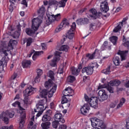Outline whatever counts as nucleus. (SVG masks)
<instances>
[{
  "instance_id": "f257e3e1",
  "label": "nucleus",
  "mask_w": 129,
  "mask_h": 129,
  "mask_svg": "<svg viewBox=\"0 0 129 129\" xmlns=\"http://www.w3.org/2000/svg\"><path fill=\"white\" fill-rule=\"evenodd\" d=\"M56 90H57V85H54L50 91L46 89L40 90L39 94L40 97L42 98H46L47 95H48V97H52L54 93L56 92Z\"/></svg>"
},
{
  "instance_id": "f03ea898",
  "label": "nucleus",
  "mask_w": 129,
  "mask_h": 129,
  "mask_svg": "<svg viewBox=\"0 0 129 129\" xmlns=\"http://www.w3.org/2000/svg\"><path fill=\"white\" fill-rule=\"evenodd\" d=\"M47 20H46V25H51L54 21H59L61 19V14H57L56 15L52 14L51 12L47 11L46 13Z\"/></svg>"
},
{
  "instance_id": "7ed1b4c3",
  "label": "nucleus",
  "mask_w": 129,
  "mask_h": 129,
  "mask_svg": "<svg viewBox=\"0 0 129 129\" xmlns=\"http://www.w3.org/2000/svg\"><path fill=\"white\" fill-rule=\"evenodd\" d=\"M18 44V42L16 40L11 39L10 40L7 49H5V48H0V53H3L5 55V56H8L9 54L8 52H10L11 50H13L14 49V46L15 45H17Z\"/></svg>"
},
{
  "instance_id": "20e7f679",
  "label": "nucleus",
  "mask_w": 129,
  "mask_h": 129,
  "mask_svg": "<svg viewBox=\"0 0 129 129\" xmlns=\"http://www.w3.org/2000/svg\"><path fill=\"white\" fill-rule=\"evenodd\" d=\"M36 92V88H33L31 86H29L24 91V102L25 103H29V96L32 95Z\"/></svg>"
},
{
  "instance_id": "39448f33",
  "label": "nucleus",
  "mask_w": 129,
  "mask_h": 129,
  "mask_svg": "<svg viewBox=\"0 0 129 129\" xmlns=\"http://www.w3.org/2000/svg\"><path fill=\"white\" fill-rule=\"evenodd\" d=\"M14 115H15V112L13 111H6L5 112H3L1 114L0 119H2L6 123H8L9 121L8 116L12 118V117H14Z\"/></svg>"
},
{
  "instance_id": "423d86ee",
  "label": "nucleus",
  "mask_w": 129,
  "mask_h": 129,
  "mask_svg": "<svg viewBox=\"0 0 129 129\" xmlns=\"http://www.w3.org/2000/svg\"><path fill=\"white\" fill-rule=\"evenodd\" d=\"M45 108L44 109V100H40L39 103L36 104V109H34V111L35 112H38L36 114V116L39 117L40 116Z\"/></svg>"
},
{
  "instance_id": "0eeeda50",
  "label": "nucleus",
  "mask_w": 129,
  "mask_h": 129,
  "mask_svg": "<svg viewBox=\"0 0 129 129\" xmlns=\"http://www.w3.org/2000/svg\"><path fill=\"white\" fill-rule=\"evenodd\" d=\"M98 95V99L99 101L101 102L104 101V100H106V99L108 98V96L107 95V94H106L105 90L104 89H102L99 91Z\"/></svg>"
},
{
  "instance_id": "6e6552de",
  "label": "nucleus",
  "mask_w": 129,
  "mask_h": 129,
  "mask_svg": "<svg viewBox=\"0 0 129 129\" xmlns=\"http://www.w3.org/2000/svg\"><path fill=\"white\" fill-rule=\"evenodd\" d=\"M61 54H62V52L60 51H55L54 53V56L51 63V65L52 66V67H55L57 64V62L60 60Z\"/></svg>"
},
{
  "instance_id": "1a4fd4ad",
  "label": "nucleus",
  "mask_w": 129,
  "mask_h": 129,
  "mask_svg": "<svg viewBox=\"0 0 129 129\" xmlns=\"http://www.w3.org/2000/svg\"><path fill=\"white\" fill-rule=\"evenodd\" d=\"M32 29L34 31H37L42 23V20L39 18H34L32 20Z\"/></svg>"
},
{
  "instance_id": "9d476101",
  "label": "nucleus",
  "mask_w": 129,
  "mask_h": 129,
  "mask_svg": "<svg viewBox=\"0 0 129 129\" xmlns=\"http://www.w3.org/2000/svg\"><path fill=\"white\" fill-rule=\"evenodd\" d=\"M75 29H76V24L74 22L71 26V28L67 33V38L68 37L69 39H71L74 37V33L73 32L75 31Z\"/></svg>"
},
{
  "instance_id": "9b49d317",
  "label": "nucleus",
  "mask_w": 129,
  "mask_h": 129,
  "mask_svg": "<svg viewBox=\"0 0 129 129\" xmlns=\"http://www.w3.org/2000/svg\"><path fill=\"white\" fill-rule=\"evenodd\" d=\"M66 26H69V21L66 18H64L60 23L59 28L55 29V31L58 33L60 32L62 29L65 28Z\"/></svg>"
},
{
  "instance_id": "f8f14e48",
  "label": "nucleus",
  "mask_w": 129,
  "mask_h": 129,
  "mask_svg": "<svg viewBox=\"0 0 129 129\" xmlns=\"http://www.w3.org/2000/svg\"><path fill=\"white\" fill-rule=\"evenodd\" d=\"M93 67L94 66H89L83 69L82 73H86L87 75H91L93 73Z\"/></svg>"
},
{
  "instance_id": "ddd939ff",
  "label": "nucleus",
  "mask_w": 129,
  "mask_h": 129,
  "mask_svg": "<svg viewBox=\"0 0 129 129\" xmlns=\"http://www.w3.org/2000/svg\"><path fill=\"white\" fill-rule=\"evenodd\" d=\"M100 10L103 13H107L109 10V8L108 7V3L106 1L102 2L100 5Z\"/></svg>"
},
{
  "instance_id": "4468645a",
  "label": "nucleus",
  "mask_w": 129,
  "mask_h": 129,
  "mask_svg": "<svg viewBox=\"0 0 129 129\" xmlns=\"http://www.w3.org/2000/svg\"><path fill=\"white\" fill-rule=\"evenodd\" d=\"M97 101H98L97 97H92L90 99V100L89 102V105L91 107H93V108H97V106H98Z\"/></svg>"
},
{
  "instance_id": "2eb2a0df",
  "label": "nucleus",
  "mask_w": 129,
  "mask_h": 129,
  "mask_svg": "<svg viewBox=\"0 0 129 129\" xmlns=\"http://www.w3.org/2000/svg\"><path fill=\"white\" fill-rule=\"evenodd\" d=\"M89 109H90L89 108V103L85 104L81 108V114H84V115H86L89 112Z\"/></svg>"
},
{
  "instance_id": "dca6fc26",
  "label": "nucleus",
  "mask_w": 129,
  "mask_h": 129,
  "mask_svg": "<svg viewBox=\"0 0 129 129\" xmlns=\"http://www.w3.org/2000/svg\"><path fill=\"white\" fill-rule=\"evenodd\" d=\"M54 118L55 120H56V121H58L61 123H64V122H65V120L63 118V116L62 115V114L60 113H56L54 115Z\"/></svg>"
},
{
  "instance_id": "f3484780",
  "label": "nucleus",
  "mask_w": 129,
  "mask_h": 129,
  "mask_svg": "<svg viewBox=\"0 0 129 129\" xmlns=\"http://www.w3.org/2000/svg\"><path fill=\"white\" fill-rule=\"evenodd\" d=\"M99 16H101V13L99 12L97 13V11L95 9L91 10L90 18H92L93 20H95V19H97Z\"/></svg>"
},
{
  "instance_id": "a211bd4d",
  "label": "nucleus",
  "mask_w": 129,
  "mask_h": 129,
  "mask_svg": "<svg viewBox=\"0 0 129 129\" xmlns=\"http://www.w3.org/2000/svg\"><path fill=\"white\" fill-rule=\"evenodd\" d=\"M128 53V50L120 51L117 52L118 55H119L121 60H125V56Z\"/></svg>"
},
{
  "instance_id": "6ab92c4d",
  "label": "nucleus",
  "mask_w": 129,
  "mask_h": 129,
  "mask_svg": "<svg viewBox=\"0 0 129 129\" xmlns=\"http://www.w3.org/2000/svg\"><path fill=\"white\" fill-rule=\"evenodd\" d=\"M21 24H19L17 26V31L15 32L14 35L13 36V38L14 39H17L20 37V35L21 34Z\"/></svg>"
},
{
  "instance_id": "aec40b11",
  "label": "nucleus",
  "mask_w": 129,
  "mask_h": 129,
  "mask_svg": "<svg viewBox=\"0 0 129 129\" xmlns=\"http://www.w3.org/2000/svg\"><path fill=\"white\" fill-rule=\"evenodd\" d=\"M37 76L35 79V81L36 83L40 82V76L43 74V71L41 69L37 70Z\"/></svg>"
},
{
  "instance_id": "412c9836",
  "label": "nucleus",
  "mask_w": 129,
  "mask_h": 129,
  "mask_svg": "<svg viewBox=\"0 0 129 129\" xmlns=\"http://www.w3.org/2000/svg\"><path fill=\"white\" fill-rule=\"evenodd\" d=\"M44 86L46 89H49V88H51V87H53V86H55V85L53 86V81L51 79H49L48 81H46L44 84Z\"/></svg>"
},
{
  "instance_id": "4be33fe9",
  "label": "nucleus",
  "mask_w": 129,
  "mask_h": 129,
  "mask_svg": "<svg viewBox=\"0 0 129 129\" xmlns=\"http://www.w3.org/2000/svg\"><path fill=\"white\" fill-rule=\"evenodd\" d=\"M51 125V122L49 121L43 122L41 124V126L42 129H49Z\"/></svg>"
},
{
  "instance_id": "5701e85b",
  "label": "nucleus",
  "mask_w": 129,
  "mask_h": 129,
  "mask_svg": "<svg viewBox=\"0 0 129 129\" xmlns=\"http://www.w3.org/2000/svg\"><path fill=\"white\" fill-rule=\"evenodd\" d=\"M119 84H120V81L118 80L110 81L108 83V85H110L111 86H118Z\"/></svg>"
},
{
  "instance_id": "b1692460",
  "label": "nucleus",
  "mask_w": 129,
  "mask_h": 129,
  "mask_svg": "<svg viewBox=\"0 0 129 129\" xmlns=\"http://www.w3.org/2000/svg\"><path fill=\"white\" fill-rule=\"evenodd\" d=\"M66 69V68L65 67V64H60L58 71V74H59L61 75V74H63L64 72H65V70Z\"/></svg>"
},
{
  "instance_id": "393cba45",
  "label": "nucleus",
  "mask_w": 129,
  "mask_h": 129,
  "mask_svg": "<svg viewBox=\"0 0 129 129\" xmlns=\"http://www.w3.org/2000/svg\"><path fill=\"white\" fill-rule=\"evenodd\" d=\"M12 106H14V107H17V106H18V107H19L20 110H21V111H22V112H23V111H24V110H25V109H24L23 107H22L21 106V102H20L19 101H16V102H14V103H13Z\"/></svg>"
},
{
  "instance_id": "a878e982",
  "label": "nucleus",
  "mask_w": 129,
  "mask_h": 129,
  "mask_svg": "<svg viewBox=\"0 0 129 129\" xmlns=\"http://www.w3.org/2000/svg\"><path fill=\"white\" fill-rule=\"evenodd\" d=\"M52 119V117H51L50 115H44L42 118V121L45 122L47 121H50Z\"/></svg>"
},
{
  "instance_id": "bb28decb",
  "label": "nucleus",
  "mask_w": 129,
  "mask_h": 129,
  "mask_svg": "<svg viewBox=\"0 0 129 129\" xmlns=\"http://www.w3.org/2000/svg\"><path fill=\"white\" fill-rule=\"evenodd\" d=\"M70 92H71V88L69 87L63 91V94L64 96H71Z\"/></svg>"
},
{
  "instance_id": "cd10ccee",
  "label": "nucleus",
  "mask_w": 129,
  "mask_h": 129,
  "mask_svg": "<svg viewBox=\"0 0 129 129\" xmlns=\"http://www.w3.org/2000/svg\"><path fill=\"white\" fill-rule=\"evenodd\" d=\"M22 66L23 68H28L31 66V61L30 60H24L22 62Z\"/></svg>"
},
{
  "instance_id": "c85d7f7f",
  "label": "nucleus",
  "mask_w": 129,
  "mask_h": 129,
  "mask_svg": "<svg viewBox=\"0 0 129 129\" xmlns=\"http://www.w3.org/2000/svg\"><path fill=\"white\" fill-rule=\"evenodd\" d=\"M123 42H124L123 45L127 49L129 50V39H125L124 36H123L122 38Z\"/></svg>"
},
{
  "instance_id": "c756f323",
  "label": "nucleus",
  "mask_w": 129,
  "mask_h": 129,
  "mask_svg": "<svg viewBox=\"0 0 129 129\" xmlns=\"http://www.w3.org/2000/svg\"><path fill=\"white\" fill-rule=\"evenodd\" d=\"M37 13L39 16H44V14H45V7L44 6H42L39 10L37 11Z\"/></svg>"
},
{
  "instance_id": "7c9ffc66",
  "label": "nucleus",
  "mask_w": 129,
  "mask_h": 129,
  "mask_svg": "<svg viewBox=\"0 0 129 129\" xmlns=\"http://www.w3.org/2000/svg\"><path fill=\"white\" fill-rule=\"evenodd\" d=\"M71 71L72 74H73V75H76V76H77V75L79 74V72H80V70L76 69L74 67L71 68Z\"/></svg>"
},
{
  "instance_id": "2f4dec72",
  "label": "nucleus",
  "mask_w": 129,
  "mask_h": 129,
  "mask_svg": "<svg viewBox=\"0 0 129 129\" xmlns=\"http://www.w3.org/2000/svg\"><path fill=\"white\" fill-rule=\"evenodd\" d=\"M121 27H122V22H120L117 27L114 29L113 32H115V33H117L118 31H120V30H121Z\"/></svg>"
},
{
  "instance_id": "473e14b6",
  "label": "nucleus",
  "mask_w": 129,
  "mask_h": 129,
  "mask_svg": "<svg viewBox=\"0 0 129 129\" xmlns=\"http://www.w3.org/2000/svg\"><path fill=\"white\" fill-rule=\"evenodd\" d=\"M35 31H37V30H33L30 28H26L25 32L26 34H27L29 36H32V35L35 33Z\"/></svg>"
},
{
  "instance_id": "72a5a7b5",
  "label": "nucleus",
  "mask_w": 129,
  "mask_h": 129,
  "mask_svg": "<svg viewBox=\"0 0 129 129\" xmlns=\"http://www.w3.org/2000/svg\"><path fill=\"white\" fill-rule=\"evenodd\" d=\"M120 62V59L119 58V57L116 56L115 57L113 58V63L116 66H118V65H119Z\"/></svg>"
},
{
  "instance_id": "f704fd0d",
  "label": "nucleus",
  "mask_w": 129,
  "mask_h": 129,
  "mask_svg": "<svg viewBox=\"0 0 129 129\" xmlns=\"http://www.w3.org/2000/svg\"><path fill=\"white\" fill-rule=\"evenodd\" d=\"M42 53H43V51L35 52L32 56L33 60L35 61L37 59V57L40 56Z\"/></svg>"
},
{
  "instance_id": "c9c22d12",
  "label": "nucleus",
  "mask_w": 129,
  "mask_h": 129,
  "mask_svg": "<svg viewBox=\"0 0 129 129\" xmlns=\"http://www.w3.org/2000/svg\"><path fill=\"white\" fill-rule=\"evenodd\" d=\"M110 41L112 43L113 45H116V42H117V37L113 36L112 37H110Z\"/></svg>"
},
{
  "instance_id": "e433bc0d",
  "label": "nucleus",
  "mask_w": 129,
  "mask_h": 129,
  "mask_svg": "<svg viewBox=\"0 0 129 129\" xmlns=\"http://www.w3.org/2000/svg\"><path fill=\"white\" fill-rule=\"evenodd\" d=\"M124 102H125V99H124V98H122L120 100L119 103L117 106V108H120V107H122Z\"/></svg>"
},
{
  "instance_id": "4c0bfd02",
  "label": "nucleus",
  "mask_w": 129,
  "mask_h": 129,
  "mask_svg": "<svg viewBox=\"0 0 129 129\" xmlns=\"http://www.w3.org/2000/svg\"><path fill=\"white\" fill-rule=\"evenodd\" d=\"M57 6L58 8H65L66 2L60 1L57 2Z\"/></svg>"
},
{
  "instance_id": "58836bf2",
  "label": "nucleus",
  "mask_w": 129,
  "mask_h": 129,
  "mask_svg": "<svg viewBox=\"0 0 129 129\" xmlns=\"http://www.w3.org/2000/svg\"><path fill=\"white\" fill-rule=\"evenodd\" d=\"M98 126L99 127H101V128H106V124H105V123H104L102 120H99Z\"/></svg>"
},
{
  "instance_id": "ea45409f",
  "label": "nucleus",
  "mask_w": 129,
  "mask_h": 129,
  "mask_svg": "<svg viewBox=\"0 0 129 129\" xmlns=\"http://www.w3.org/2000/svg\"><path fill=\"white\" fill-rule=\"evenodd\" d=\"M107 45H108V42L107 41H104L103 44L102 46V48L103 50H105V49H106V48H108V49H109V50H110V46H107Z\"/></svg>"
},
{
  "instance_id": "a19ab883",
  "label": "nucleus",
  "mask_w": 129,
  "mask_h": 129,
  "mask_svg": "<svg viewBox=\"0 0 129 129\" xmlns=\"http://www.w3.org/2000/svg\"><path fill=\"white\" fill-rule=\"evenodd\" d=\"M96 52V50H95L92 54H87L86 56L89 58V59H90V60H92V59L94 58V57H95V53Z\"/></svg>"
},
{
  "instance_id": "79ce46f5",
  "label": "nucleus",
  "mask_w": 129,
  "mask_h": 129,
  "mask_svg": "<svg viewBox=\"0 0 129 129\" xmlns=\"http://www.w3.org/2000/svg\"><path fill=\"white\" fill-rule=\"evenodd\" d=\"M68 49H69V46H68V45H63L60 47V51H65L66 52H67Z\"/></svg>"
},
{
  "instance_id": "37998d69",
  "label": "nucleus",
  "mask_w": 129,
  "mask_h": 129,
  "mask_svg": "<svg viewBox=\"0 0 129 129\" xmlns=\"http://www.w3.org/2000/svg\"><path fill=\"white\" fill-rule=\"evenodd\" d=\"M59 122L58 121H56V120L53 121L52 122V127L54 128H57L58 127V125H59Z\"/></svg>"
},
{
  "instance_id": "c03bdc74",
  "label": "nucleus",
  "mask_w": 129,
  "mask_h": 129,
  "mask_svg": "<svg viewBox=\"0 0 129 129\" xmlns=\"http://www.w3.org/2000/svg\"><path fill=\"white\" fill-rule=\"evenodd\" d=\"M75 81V77L73 76H70L68 78V82L70 83H72L73 82Z\"/></svg>"
},
{
  "instance_id": "a18cd8bd",
  "label": "nucleus",
  "mask_w": 129,
  "mask_h": 129,
  "mask_svg": "<svg viewBox=\"0 0 129 129\" xmlns=\"http://www.w3.org/2000/svg\"><path fill=\"white\" fill-rule=\"evenodd\" d=\"M102 73H104V74H109L110 73V67H108L107 69L102 71Z\"/></svg>"
},
{
  "instance_id": "49530a36",
  "label": "nucleus",
  "mask_w": 129,
  "mask_h": 129,
  "mask_svg": "<svg viewBox=\"0 0 129 129\" xmlns=\"http://www.w3.org/2000/svg\"><path fill=\"white\" fill-rule=\"evenodd\" d=\"M48 75L53 80L54 79V72L52 71H49Z\"/></svg>"
},
{
  "instance_id": "de8ad7c7",
  "label": "nucleus",
  "mask_w": 129,
  "mask_h": 129,
  "mask_svg": "<svg viewBox=\"0 0 129 129\" xmlns=\"http://www.w3.org/2000/svg\"><path fill=\"white\" fill-rule=\"evenodd\" d=\"M32 42H33V39L31 38H28L26 39L27 46H31V44H32Z\"/></svg>"
},
{
  "instance_id": "09e8293b",
  "label": "nucleus",
  "mask_w": 129,
  "mask_h": 129,
  "mask_svg": "<svg viewBox=\"0 0 129 129\" xmlns=\"http://www.w3.org/2000/svg\"><path fill=\"white\" fill-rule=\"evenodd\" d=\"M58 2L55 1V0H50L49 2V6H54L55 5H57Z\"/></svg>"
},
{
  "instance_id": "8fccbe9b",
  "label": "nucleus",
  "mask_w": 129,
  "mask_h": 129,
  "mask_svg": "<svg viewBox=\"0 0 129 129\" xmlns=\"http://www.w3.org/2000/svg\"><path fill=\"white\" fill-rule=\"evenodd\" d=\"M76 23L77 25H79V26H81V25H83V18L78 19L76 21Z\"/></svg>"
},
{
  "instance_id": "3c124183",
  "label": "nucleus",
  "mask_w": 129,
  "mask_h": 129,
  "mask_svg": "<svg viewBox=\"0 0 129 129\" xmlns=\"http://www.w3.org/2000/svg\"><path fill=\"white\" fill-rule=\"evenodd\" d=\"M66 96H63L62 98L61 103L64 104V103H67L68 102V99L66 97Z\"/></svg>"
},
{
  "instance_id": "603ef678",
  "label": "nucleus",
  "mask_w": 129,
  "mask_h": 129,
  "mask_svg": "<svg viewBox=\"0 0 129 129\" xmlns=\"http://www.w3.org/2000/svg\"><path fill=\"white\" fill-rule=\"evenodd\" d=\"M28 2H29V0H22L21 2V4L24 5V6H25L26 8L28 7Z\"/></svg>"
},
{
  "instance_id": "864d4df0",
  "label": "nucleus",
  "mask_w": 129,
  "mask_h": 129,
  "mask_svg": "<svg viewBox=\"0 0 129 129\" xmlns=\"http://www.w3.org/2000/svg\"><path fill=\"white\" fill-rule=\"evenodd\" d=\"M26 117V114L24 113V115L23 116L21 117V119L20 121V124L23 125V123H24V119Z\"/></svg>"
},
{
  "instance_id": "5fc2aeb1",
  "label": "nucleus",
  "mask_w": 129,
  "mask_h": 129,
  "mask_svg": "<svg viewBox=\"0 0 129 129\" xmlns=\"http://www.w3.org/2000/svg\"><path fill=\"white\" fill-rule=\"evenodd\" d=\"M4 70V61H0V72H3Z\"/></svg>"
},
{
  "instance_id": "6e6d98bb",
  "label": "nucleus",
  "mask_w": 129,
  "mask_h": 129,
  "mask_svg": "<svg viewBox=\"0 0 129 129\" xmlns=\"http://www.w3.org/2000/svg\"><path fill=\"white\" fill-rule=\"evenodd\" d=\"M89 23V20L87 18L83 19V24L87 25Z\"/></svg>"
},
{
  "instance_id": "4d7b16f0",
  "label": "nucleus",
  "mask_w": 129,
  "mask_h": 129,
  "mask_svg": "<svg viewBox=\"0 0 129 129\" xmlns=\"http://www.w3.org/2000/svg\"><path fill=\"white\" fill-rule=\"evenodd\" d=\"M108 91H109V93H113V88L112 87L108 86L107 88Z\"/></svg>"
},
{
  "instance_id": "13d9d810",
  "label": "nucleus",
  "mask_w": 129,
  "mask_h": 129,
  "mask_svg": "<svg viewBox=\"0 0 129 129\" xmlns=\"http://www.w3.org/2000/svg\"><path fill=\"white\" fill-rule=\"evenodd\" d=\"M66 40H67V36H63L62 39L60 41V43L61 44H64V42L66 41Z\"/></svg>"
},
{
  "instance_id": "bf43d9fd",
  "label": "nucleus",
  "mask_w": 129,
  "mask_h": 129,
  "mask_svg": "<svg viewBox=\"0 0 129 129\" xmlns=\"http://www.w3.org/2000/svg\"><path fill=\"white\" fill-rule=\"evenodd\" d=\"M67 125H66V124L60 125L58 128V129H67Z\"/></svg>"
},
{
  "instance_id": "052dcab7",
  "label": "nucleus",
  "mask_w": 129,
  "mask_h": 129,
  "mask_svg": "<svg viewBox=\"0 0 129 129\" xmlns=\"http://www.w3.org/2000/svg\"><path fill=\"white\" fill-rule=\"evenodd\" d=\"M17 76H18V74H17L16 73H14L11 77V80H15V78H17Z\"/></svg>"
},
{
  "instance_id": "680f3d73",
  "label": "nucleus",
  "mask_w": 129,
  "mask_h": 129,
  "mask_svg": "<svg viewBox=\"0 0 129 129\" xmlns=\"http://www.w3.org/2000/svg\"><path fill=\"white\" fill-rule=\"evenodd\" d=\"M95 28H96L95 25H94L93 24H91L90 27V30H91V31H93V30H94Z\"/></svg>"
},
{
  "instance_id": "e2e57ef3",
  "label": "nucleus",
  "mask_w": 129,
  "mask_h": 129,
  "mask_svg": "<svg viewBox=\"0 0 129 129\" xmlns=\"http://www.w3.org/2000/svg\"><path fill=\"white\" fill-rule=\"evenodd\" d=\"M106 87H107V85H99L98 87V89H100L101 88H105Z\"/></svg>"
},
{
  "instance_id": "0e129e2a",
  "label": "nucleus",
  "mask_w": 129,
  "mask_h": 129,
  "mask_svg": "<svg viewBox=\"0 0 129 129\" xmlns=\"http://www.w3.org/2000/svg\"><path fill=\"white\" fill-rule=\"evenodd\" d=\"M52 114V110H48L46 112V114L45 115H50L51 116V115Z\"/></svg>"
},
{
  "instance_id": "69168bd1",
  "label": "nucleus",
  "mask_w": 129,
  "mask_h": 129,
  "mask_svg": "<svg viewBox=\"0 0 129 129\" xmlns=\"http://www.w3.org/2000/svg\"><path fill=\"white\" fill-rule=\"evenodd\" d=\"M93 68H98V64H97V63H92V64H91V66H93Z\"/></svg>"
},
{
  "instance_id": "338daca9",
  "label": "nucleus",
  "mask_w": 129,
  "mask_h": 129,
  "mask_svg": "<svg viewBox=\"0 0 129 129\" xmlns=\"http://www.w3.org/2000/svg\"><path fill=\"white\" fill-rule=\"evenodd\" d=\"M9 11L12 13L14 11V7L12 5H10L9 6Z\"/></svg>"
},
{
  "instance_id": "774afa93",
  "label": "nucleus",
  "mask_w": 129,
  "mask_h": 129,
  "mask_svg": "<svg viewBox=\"0 0 129 129\" xmlns=\"http://www.w3.org/2000/svg\"><path fill=\"white\" fill-rule=\"evenodd\" d=\"M85 99L86 101H89V98L86 95H85Z\"/></svg>"
}]
</instances>
